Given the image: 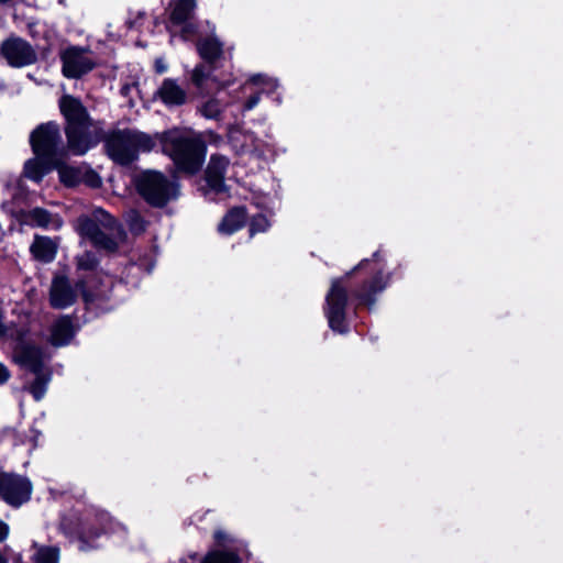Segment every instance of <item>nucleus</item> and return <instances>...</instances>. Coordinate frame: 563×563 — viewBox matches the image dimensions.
Wrapping results in <instances>:
<instances>
[{"mask_svg":"<svg viewBox=\"0 0 563 563\" xmlns=\"http://www.w3.org/2000/svg\"><path fill=\"white\" fill-rule=\"evenodd\" d=\"M230 161L222 154H211L208 165L203 173L205 185L199 187L205 196L208 194L221 195L229 192V186L225 184V173Z\"/></svg>","mask_w":563,"mask_h":563,"instance_id":"nucleus-13","label":"nucleus"},{"mask_svg":"<svg viewBox=\"0 0 563 563\" xmlns=\"http://www.w3.org/2000/svg\"><path fill=\"white\" fill-rule=\"evenodd\" d=\"M130 230L136 234L143 233L146 230V221L141 214L136 213L132 218L130 222Z\"/></svg>","mask_w":563,"mask_h":563,"instance_id":"nucleus-33","label":"nucleus"},{"mask_svg":"<svg viewBox=\"0 0 563 563\" xmlns=\"http://www.w3.org/2000/svg\"><path fill=\"white\" fill-rule=\"evenodd\" d=\"M196 49L202 63H198L190 73V84L201 95L221 91L231 81L216 75V64L223 56V43L216 35L201 37L196 42Z\"/></svg>","mask_w":563,"mask_h":563,"instance_id":"nucleus-4","label":"nucleus"},{"mask_svg":"<svg viewBox=\"0 0 563 563\" xmlns=\"http://www.w3.org/2000/svg\"><path fill=\"white\" fill-rule=\"evenodd\" d=\"M269 225L271 224L267 217L263 213H257L251 218V221L249 223L250 235L253 236L256 233L265 232L267 231Z\"/></svg>","mask_w":563,"mask_h":563,"instance_id":"nucleus-30","label":"nucleus"},{"mask_svg":"<svg viewBox=\"0 0 563 563\" xmlns=\"http://www.w3.org/2000/svg\"><path fill=\"white\" fill-rule=\"evenodd\" d=\"M56 162L42 156L40 154H34V157L29 158L23 166V175L34 181L41 183L43 178L55 169Z\"/></svg>","mask_w":563,"mask_h":563,"instance_id":"nucleus-19","label":"nucleus"},{"mask_svg":"<svg viewBox=\"0 0 563 563\" xmlns=\"http://www.w3.org/2000/svg\"><path fill=\"white\" fill-rule=\"evenodd\" d=\"M0 563H9L7 556L3 555L1 552H0Z\"/></svg>","mask_w":563,"mask_h":563,"instance_id":"nucleus-44","label":"nucleus"},{"mask_svg":"<svg viewBox=\"0 0 563 563\" xmlns=\"http://www.w3.org/2000/svg\"><path fill=\"white\" fill-rule=\"evenodd\" d=\"M90 242L92 243V245L97 249H102V250H106L108 252H117L119 245L117 243V241L108 233H106L104 231H102V229H100L97 233H96V236H93Z\"/></svg>","mask_w":563,"mask_h":563,"instance_id":"nucleus-28","label":"nucleus"},{"mask_svg":"<svg viewBox=\"0 0 563 563\" xmlns=\"http://www.w3.org/2000/svg\"><path fill=\"white\" fill-rule=\"evenodd\" d=\"M25 217V223L32 228L59 230L64 223L58 214H53L49 210L42 207H35L29 210Z\"/></svg>","mask_w":563,"mask_h":563,"instance_id":"nucleus-20","label":"nucleus"},{"mask_svg":"<svg viewBox=\"0 0 563 563\" xmlns=\"http://www.w3.org/2000/svg\"><path fill=\"white\" fill-rule=\"evenodd\" d=\"M249 81L252 85L261 86V85L266 84V76L263 75V74H255V75L250 77Z\"/></svg>","mask_w":563,"mask_h":563,"instance_id":"nucleus-39","label":"nucleus"},{"mask_svg":"<svg viewBox=\"0 0 563 563\" xmlns=\"http://www.w3.org/2000/svg\"><path fill=\"white\" fill-rule=\"evenodd\" d=\"M129 91H130V86L129 85H123L121 87L120 92H121L122 96H126L129 93Z\"/></svg>","mask_w":563,"mask_h":563,"instance_id":"nucleus-43","label":"nucleus"},{"mask_svg":"<svg viewBox=\"0 0 563 563\" xmlns=\"http://www.w3.org/2000/svg\"><path fill=\"white\" fill-rule=\"evenodd\" d=\"M9 536V526L0 519V542L4 541Z\"/></svg>","mask_w":563,"mask_h":563,"instance_id":"nucleus-40","label":"nucleus"},{"mask_svg":"<svg viewBox=\"0 0 563 563\" xmlns=\"http://www.w3.org/2000/svg\"><path fill=\"white\" fill-rule=\"evenodd\" d=\"M99 265V260L93 252L87 251L77 257V268L80 271H95Z\"/></svg>","mask_w":563,"mask_h":563,"instance_id":"nucleus-31","label":"nucleus"},{"mask_svg":"<svg viewBox=\"0 0 563 563\" xmlns=\"http://www.w3.org/2000/svg\"><path fill=\"white\" fill-rule=\"evenodd\" d=\"M169 179L162 172L147 169L136 175L133 184L137 194L153 208H164L169 201L180 196V184L177 174Z\"/></svg>","mask_w":563,"mask_h":563,"instance_id":"nucleus-5","label":"nucleus"},{"mask_svg":"<svg viewBox=\"0 0 563 563\" xmlns=\"http://www.w3.org/2000/svg\"><path fill=\"white\" fill-rule=\"evenodd\" d=\"M208 135H209V140L210 141H213V142H220L221 141V136L219 134H217L216 132H213V131H209Z\"/></svg>","mask_w":563,"mask_h":563,"instance_id":"nucleus-41","label":"nucleus"},{"mask_svg":"<svg viewBox=\"0 0 563 563\" xmlns=\"http://www.w3.org/2000/svg\"><path fill=\"white\" fill-rule=\"evenodd\" d=\"M213 540H214L216 544L223 545L228 540V536L222 530H216L213 532Z\"/></svg>","mask_w":563,"mask_h":563,"instance_id":"nucleus-38","label":"nucleus"},{"mask_svg":"<svg viewBox=\"0 0 563 563\" xmlns=\"http://www.w3.org/2000/svg\"><path fill=\"white\" fill-rule=\"evenodd\" d=\"M79 320L75 314L60 316L52 325L51 344L55 347L66 346L75 338L79 325L75 324L73 319Z\"/></svg>","mask_w":563,"mask_h":563,"instance_id":"nucleus-17","label":"nucleus"},{"mask_svg":"<svg viewBox=\"0 0 563 563\" xmlns=\"http://www.w3.org/2000/svg\"><path fill=\"white\" fill-rule=\"evenodd\" d=\"M196 8L197 0H177L169 13L168 20L173 25L179 26L194 16Z\"/></svg>","mask_w":563,"mask_h":563,"instance_id":"nucleus-23","label":"nucleus"},{"mask_svg":"<svg viewBox=\"0 0 563 563\" xmlns=\"http://www.w3.org/2000/svg\"><path fill=\"white\" fill-rule=\"evenodd\" d=\"M77 229H78V233L82 236V238H86L88 239L89 241L96 236V233L101 229L99 223L88 217V216H81L78 218L77 220Z\"/></svg>","mask_w":563,"mask_h":563,"instance_id":"nucleus-27","label":"nucleus"},{"mask_svg":"<svg viewBox=\"0 0 563 563\" xmlns=\"http://www.w3.org/2000/svg\"><path fill=\"white\" fill-rule=\"evenodd\" d=\"M67 158H60L56 162L54 170L58 173V180L65 187L69 189L77 188L80 184H84L88 188L99 189L102 186V179L100 175L86 165L85 170L80 166H73L66 163Z\"/></svg>","mask_w":563,"mask_h":563,"instance_id":"nucleus-10","label":"nucleus"},{"mask_svg":"<svg viewBox=\"0 0 563 563\" xmlns=\"http://www.w3.org/2000/svg\"><path fill=\"white\" fill-rule=\"evenodd\" d=\"M29 143L33 154H40L54 162L68 158L60 125L54 120L36 125L30 133Z\"/></svg>","mask_w":563,"mask_h":563,"instance_id":"nucleus-7","label":"nucleus"},{"mask_svg":"<svg viewBox=\"0 0 563 563\" xmlns=\"http://www.w3.org/2000/svg\"><path fill=\"white\" fill-rule=\"evenodd\" d=\"M104 152L119 166L128 167L133 164L136 161V155L132 145L131 130H110Z\"/></svg>","mask_w":563,"mask_h":563,"instance_id":"nucleus-11","label":"nucleus"},{"mask_svg":"<svg viewBox=\"0 0 563 563\" xmlns=\"http://www.w3.org/2000/svg\"><path fill=\"white\" fill-rule=\"evenodd\" d=\"M59 531L69 540H78L80 550L84 551L97 548L95 542L106 532L96 520L82 519L75 515L60 517Z\"/></svg>","mask_w":563,"mask_h":563,"instance_id":"nucleus-8","label":"nucleus"},{"mask_svg":"<svg viewBox=\"0 0 563 563\" xmlns=\"http://www.w3.org/2000/svg\"><path fill=\"white\" fill-rule=\"evenodd\" d=\"M110 131H106L101 126H97L93 130L90 129V142L91 148L96 147L100 142L103 143V148L107 147V140L109 139Z\"/></svg>","mask_w":563,"mask_h":563,"instance_id":"nucleus-32","label":"nucleus"},{"mask_svg":"<svg viewBox=\"0 0 563 563\" xmlns=\"http://www.w3.org/2000/svg\"><path fill=\"white\" fill-rule=\"evenodd\" d=\"M11 377L9 368L0 362V385H4Z\"/></svg>","mask_w":563,"mask_h":563,"instance_id":"nucleus-37","label":"nucleus"},{"mask_svg":"<svg viewBox=\"0 0 563 563\" xmlns=\"http://www.w3.org/2000/svg\"><path fill=\"white\" fill-rule=\"evenodd\" d=\"M155 69H156V73L162 74V73H165L167 68H166V66H165V65H162V64H159V63H156V65H155Z\"/></svg>","mask_w":563,"mask_h":563,"instance_id":"nucleus-42","label":"nucleus"},{"mask_svg":"<svg viewBox=\"0 0 563 563\" xmlns=\"http://www.w3.org/2000/svg\"><path fill=\"white\" fill-rule=\"evenodd\" d=\"M154 97L168 109L183 107L190 99L189 93L174 78H164Z\"/></svg>","mask_w":563,"mask_h":563,"instance_id":"nucleus-16","label":"nucleus"},{"mask_svg":"<svg viewBox=\"0 0 563 563\" xmlns=\"http://www.w3.org/2000/svg\"><path fill=\"white\" fill-rule=\"evenodd\" d=\"M59 550L55 547H42L35 554L36 563H58Z\"/></svg>","mask_w":563,"mask_h":563,"instance_id":"nucleus-29","label":"nucleus"},{"mask_svg":"<svg viewBox=\"0 0 563 563\" xmlns=\"http://www.w3.org/2000/svg\"><path fill=\"white\" fill-rule=\"evenodd\" d=\"M390 280L391 273H385V258L380 250L375 251L369 258H363L344 275L333 278L323 305L329 328L334 333L347 334L351 330L347 318L350 297L356 301L354 310H372L377 296L389 286Z\"/></svg>","mask_w":563,"mask_h":563,"instance_id":"nucleus-1","label":"nucleus"},{"mask_svg":"<svg viewBox=\"0 0 563 563\" xmlns=\"http://www.w3.org/2000/svg\"><path fill=\"white\" fill-rule=\"evenodd\" d=\"M30 252L36 261L51 263L56 257L57 244L49 236L35 235Z\"/></svg>","mask_w":563,"mask_h":563,"instance_id":"nucleus-21","label":"nucleus"},{"mask_svg":"<svg viewBox=\"0 0 563 563\" xmlns=\"http://www.w3.org/2000/svg\"><path fill=\"white\" fill-rule=\"evenodd\" d=\"M218 92L219 91H216V92L207 95V96H202V98L209 97V99L206 100L205 102H202V104L200 107H198V111L206 119H219L221 117L222 108H221L220 101L214 97V95ZM196 93L199 97H201V95L197 90H196Z\"/></svg>","mask_w":563,"mask_h":563,"instance_id":"nucleus-25","label":"nucleus"},{"mask_svg":"<svg viewBox=\"0 0 563 563\" xmlns=\"http://www.w3.org/2000/svg\"><path fill=\"white\" fill-rule=\"evenodd\" d=\"M60 114L65 120L64 133L67 155L82 156L91 150L90 128L92 119L81 100L71 95H63L58 100Z\"/></svg>","mask_w":563,"mask_h":563,"instance_id":"nucleus-3","label":"nucleus"},{"mask_svg":"<svg viewBox=\"0 0 563 563\" xmlns=\"http://www.w3.org/2000/svg\"><path fill=\"white\" fill-rule=\"evenodd\" d=\"M15 362L26 367L35 375L29 386V393L35 401H40L46 394L47 385L52 379V371H44V354L41 346L34 343H21L15 347Z\"/></svg>","mask_w":563,"mask_h":563,"instance_id":"nucleus-6","label":"nucleus"},{"mask_svg":"<svg viewBox=\"0 0 563 563\" xmlns=\"http://www.w3.org/2000/svg\"><path fill=\"white\" fill-rule=\"evenodd\" d=\"M162 152L174 163L175 173L186 176L197 175L206 161L207 140L192 129L172 128L157 132Z\"/></svg>","mask_w":563,"mask_h":563,"instance_id":"nucleus-2","label":"nucleus"},{"mask_svg":"<svg viewBox=\"0 0 563 563\" xmlns=\"http://www.w3.org/2000/svg\"><path fill=\"white\" fill-rule=\"evenodd\" d=\"M32 495V483L27 477L0 473V497L12 507H20L29 501Z\"/></svg>","mask_w":563,"mask_h":563,"instance_id":"nucleus-12","label":"nucleus"},{"mask_svg":"<svg viewBox=\"0 0 563 563\" xmlns=\"http://www.w3.org/2000/svg\"><path fill=\"white\" fill-rule=\"evenodd\" d=\"M131 137L136 159L139 158L140 152L150 153L155 148L156 144L158 143L156 133L154 135H151L142 131L131 130Z\"/></svg>","mask_w":563,"mask_h":563,"instance_id":"nucleus-24","label":"nucleus"},{"mask_svg":"<svg viewBox=\"0 0 563 563\" xmlns=\"http://www.w3.org/2000/svg\"><path fill=\"white\" fill-rule=\"evenodd\" d=\"M90 52L89 46L78 45H68L62 49L59 59L63 76L67 79H80L97 68V62L86 56Z\"/></svg>","mask_w":563,"mask_h":563,"instance_id":"nucleus-9","label":"nucleus"},{"mask_svg":"<svg viewBox=\"0 0 563 563\" xmlns=\"http://www.w3.org/2000/svg\"><path fill=\"white\" fill-rule=\"evenodd\" d=\"M0 55L13 68H22L37 60L32 45L22 37L14 35H11L1 43Z\"/></svg>","mask_w":563,"mask_h":563,"instance_id":"nucleus-14","label":"nucleus"},{"mask_svg":"<svg viewBox=\"0 0 563 563\" xmlns=\"http://www.w3.org/2000/svg\"><path fill=\"white\" fill-rule=\"evenodd\" d=\"M76 288L77 292L80 291L82 301L85 303V313L82 316L84 323L90 322L104 312V310L100 309L97 305L98 295L88 289L84 279L76 282Z\"/></svg>","mask_w":563,"mask_h":563,"instance_id":"nucleus-22","label":"nucleus"},{"mask_svg":"<svg viewBox=\"0 0 563 563\" xmlns=\"http://www.w3.org/2000/svg\"><path fill=\"white\" fill-rule=\"evenodd\" d=\"M261 95L262 91H256L250 95L242 106L243 111H251L252 109H254L261 100Z\"/></svg>","mask_w":563,"mask_h":563,"instance_id":"nucleus-34","label":"nucleus"},{"mask_svg":"<svg viewBox=\"0 0 563 563\" xmlns=\"http://www.w3.org/2000/svg\"><path fill=\"white\" fill-rule=\"evenodd\" d=\"M242 560L235 551L229 550H211L201 563H241Z\"/></svg>","mask_w":563,"mask_h":563,"instance_id":"nucleus-26","label":"nucleus"},{"mask_svg":"<svg viewBox=\"0 0 563 563\" xmlns=\"http://www.w3.org/2000/svg\"><path fill=\"white\" fill-rule=\"evenodd\" d=\"M247 218V208L245 206H234L223 216L218 224V232L224 235H232L245 227Z\"/></svg>","mask_w":563,"mask_h":563,"instance_id":"nucleus-18","label":"nucleus"},{"mask_svg":"<svg viewBox=\"0 0 563 563\" xmlns=\"http://www.w3.org/2000/svg\"><path fill=\"white\" fill-rule=\"evenodd\" d=\"M48 295L49 306L59 310L73 306L78 297L76 286L73 287L69 278L64 274L54 275Z\"/></svg>","mask_w":563,"mask_h":563,"instance_id":"nucleus-15","label":"nucleus"},{"mask_svg":"<svg viewBox=\"0 0 563 563\" xmlns=\"http://www.w3.org/2000/svg\"><path fill=\"white\" fill-rule=\"evenodd\" d=\"M144 16H145V13H144V12H139V13H137V16H136L135 19H133V20H131V19H130V20H128V21L125 22L126 27H128L129 30L137 29L139 26H141V25H142V23H139V20L144 19Z\"/></svg>","mask_w":563,"mask_h":563,"instance_id":"nucleus-36","label":"nucleus"},{"mask_svg":"<svg viewBox=\"0 0 563 563\" xmlns=\"http://www.w3.org/2000/svg\"><path fill=\"white\" fill-rule=\"evenodd\" d=\"M179 26H181V35L188 36V35H195L198 32V26L196 23L187 21L185 23H181Z\"/></svg>","mask_w":563,"mask_h":563,"instance_id":"nucleus-35","label":"nucleus"}]
</instances>
